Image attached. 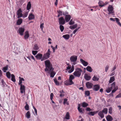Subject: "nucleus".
Wrapping results in <instances>:
<instances>
[{"label": "nucleus", "mask_w": 121, "mask_h": 121, "mask_svg": "<svg viewBox=\"0 0 121 121\" xmlns=\"http://www.w3.org/2000/svg\"><path fill=\"white\" fill-rule=\"evenodd\" d=\"M45 68L44 70L45 72L48 71L49 73L50 74V77L53 78L56 73L53 71L54 69L52 67V65L50 61L47 60L44 61Z\"/></svg>", "instance_id": "obj_1"}, {"label": "nucleus", "mask_w": 121, "mask_h": 121, "mask_svg": "<svg viewBox=\"0 0 121 121\" xmlns=\"http://www.w3.org/2000/svg\"><path fill=\"white\" fill-rule=\"evenodd\" d=\"M82 69L80 68H78L73 73V74L75 77H80L82 72Z\"/></svg>", "instance_id": "obj_2"}, {"label": "nucleus", "mask_w": 121, "mask_h": 121, "mask_svg": "<svg viewBox=\"0 0 121 121\" xmlns=\"http://www.w3.org/2000/svg\"><path fill=\"white\" fill-rule=\"evenodd\" d=\"M68 65L67 67H66V70H68L70 69L71 68V69L69 70L68 71V72L69 73H71L74 70V67L73 65H72V67L71 68V65L70 64H68Z\"/></svg>", "instance_id": "obj_3"}, {"label": "nucleus", "mask_w": 121, "mask_h": 121, "mask_svg": "<svg viewBox=\"0 0 121 121\" xmlns=\"http://www.w3.org/2000/svg\"><path fill=\"white\" fill-rule=\"evenodd\" d=\"M108 11L109 12L108 13L109 15L113 14L114 13L113 8L111 5H109L108 6Z\"/></svg>", "instance_id": "obj_4"}, {"label": "nucleus", "mask_w": 121, "mask_h": 121, "mask_svg": "<svg viewBox=\"0 0 121 121\" xmlns=\"http://www.w3.org/2000/svg\"><path fill=\"white\" fill-rule=\"evenodd\" d=\"M50 53L48 52H47L46 54L43 55V57L41 61H42L50 57Z\"/></svg>", "instance_id": "obj_5"}, {"label": "nucleus", "mask_w": 121, "mask_h": 121, "mask_svg": "<svg viewBox=\"0 0 121 121\" xmlns=\"http://www.w3.org/2000/svg\"><path fill=\"white\" fill-rule=\"evenodd\" d=\"M22 11L21 8H19L17 11V18H19L22 17L23 14L22 13Z\"/></svg>", "instance_id": "obj_6"}, {"label": "nucleus", "mask_w": 121, "mask_h": 121, "mask_svg": "<svg viewBox=\"0 0 121 121\" xmlns=\"http://www.w3.org/2000/svg\"><path fill=\"white\" fill-rule=\"evenodd\" d=\"M59 25H64L65 24V21L63 17H61L59 18Z\"/></svg>", "instance_id": "obj_7"}, {"label": "nucleus", "mask_w": 121, "mask_h": 121, "mask_svg": "<svg viewBox=\"0 0 121 121\" xmlns=\"http://www.w3.org/2000/svg\"><path fill=\"white\" fill-rule=\"evenodd\" d=\"M75 78L72 75H70L69 77V83L70 85H72L73 84L72 80Z\"/></svg>", "instance_id": "obj_8"}, {"label": "nucleus", "mask_w": 121, "mask_h": 121, "mask_svg": "<svg viewBox=\"0 0 121 121\" xmlns=\"http://www.w3.org/2000/svg\"><path fill=\"white\" fill-rule=\"evenodd\" d=\"M77 57L76 56H71L70 58V60L71 62H74L76 61Z\"/></svg>", "instance_id": "obj_9"}, {"label": "nucleus", "mask_w": 121, "mask_h": 121, "mask_svg": "<svg viewBox=\"0 0 121 121\" xmlns=\"http://www.w3.org/2000/svg\"><path fill=\"white\" fill-rule=\"evenodd\" d=\"M20 92L21 93H25V87L24 85H21L20 86Z\"/></svg>", "instance_id": "obj_10"}, {"label": "nucleus", "mask_w": 121, "mask_h": 121, "mask_svg": "<svg viewBox=\"0 0 121 121\" xmlns=\"http://www.w3.org/2000/svg\"><path fill=\"white\" fill-rule=\"evenodd\" d=\"M25 31V29L24 28L20 27L18 30L19 33L21 35H23V32Z\"/></svg>", "instance_id": "obj_11"}, {"label": "nucleus", "mask_w": 121, "mask_h": 121, "mask_svg": "<svg viewBox=\"0 0 121 121\" xmlns=\"http://www.w3.org/2000/svg\"><path fill=\"white\" fill-rule=\"evenodd\" d=\"M86 86L87 88L91 89L92 88L93 84L92 83L88 82L86 83Z\"/></svg>", "instance_id": "obj_12"}, {"label": "nucleus", "mask_w": 121, "mask_h": 121, "mask_svg": "<svg viewBox=\"0 0 121 121\" xmlns=\"http://www.w3.org/2000/svg\"><path fill=\"white\" fill-rule=\"evenodd\" d=\"M100 88V86L99 85L97 84L94 85L93 86V90L95 91H97Z\"/></svg>", "instance_id": "obj_13"}, {"label": "nucleus", "mask_w": 121, "mask_h": 121, "mask_svg": "<svg viewBox=\"0 0 121 121\" xmlns=\"http://www.w3.org/2000/svg\"><path fill=\"white\" fill-rule=\"evenodd\" d=\"M43 56L42 54L40 53H38L35 56V57L37 59L41 60L43 58Z\"/></svg>", "instance_id": "obj_14"}, {"label": "nucleus", "mask_w": 121, "mask_h": 121, "mask_svg": "<svg viewBox=\"0 0 121 121\" xmlns=\"http://www.w3.org/2000/svg\"><path fill=\"white\" fill-rule=\"evenodd\" d=\"M98 112V111H91L90 112L87 113L88 115L90 116H93L94 115L97 113Z\"/></svg>", "instance_id": "obj_15"}, {"label": "nucleus", "mask_w": 121, "mask_h": 121, "mask_svg": "<svg viewBox=\"0 0 121 121\" xmlns=\"http://www.w3.org/2000/svg\"><path fill=\"white\" fill-rule=\"evenodd\" d=\"M71 18V16L69 15H66L65 16V21L66 22H69Z\"/></svg>", "instance_id": "obj_16"}, {"label": "nucleus", "mask_w": 121, "mask_h": 121, "mask_svg": "<svg viewBox=\"0 0 121 121\" xmlns=\"http://www.w3.org/2000/svg\"><path fill=\"white\" fill-rule=\"evenodd\" d=\"M78 109L80 113H83V111L84 110V109L82 108H81L80 105L79 104H78Z\"/></svg>", "instance_id": "obj_17"}, {"label": "nucleus", "mask_w": 121, "mask_h": 121, "mask_svg": "<svg viewBox=\"0 0 121 121\" xmlns=\"http://www.w3.org/2000/svg\"><path fill=\"white\" fill-rule=\"evenodd\" d=\"M80 61L85 66H86L88 65V63L86 61L82 59H80Z\"/></svg>", "instance_id": "obj_18"}, {"label": "nucleus", "mask_w": 121, "mask_h": 121, "mask_svg": "<svg viewBox=\"0 0 121 121\" xmlns=\"http://www.w3.org/2000/svg\"><path fill=\"white\" fill-rule=\"evenodd\" d=\"M84 78L85 79L86 81H89L91 79V77L86 73L85 74L84 76Z\"/></svg>", "instance_id": "obj_19"}, {"label": "nucleus", "mask_w": 121, "mask_h": 121, "mask_svg": "<svg viewBox=\"0 0 121 121\" xmlns=\"http://www.w3.org/2000/svg\"><path fill=\"white\" fill-rule=\"evenodd\" d=\"M29 36V34L28 31H26L25 32L24 38L25 39H27Z\"/></svg>", "instance_id": "obj_20"}, {"label": "nucleus", "mask_w": 121, "mask_h": 121, "mask_svg": "<svg viewBox=\"0 0 121 121\" xmlns=\"http://www.w3.org/2000/svg\"><path fill=\"white\" fill-rule=\"evenodd\" d=\"M35 18L34 15L31 13L29 14L28 17V18L29 20H30L34 19Z\"/></svg>", "instance_id": "obj_21"}, {"label": "nucleus", "mask_w": 121, "mask_h": 121, "mask_svg": "<svg viewBox=\"0 0 121 121\" xmlns=\"http://www.w3.org/2000/svg\"><path fill=\"white\" fill-rule=\"evenodd\" d=\"M23 20L22 18H19L17 20L16 22V24L17 25H20L22 22Z\"/></svg>", "instance_id": "obj_22"}, {"label": "nucleus", "mask_w": 121, "mask_h": 121, "mask_svg": "<svg viewBox=\"0 0 121 121\" xmlns=\"http://www.w3.org/2000/svg\"><path fill=\"white\" fill-rule=\"evenodd\" d=\"M106 118L107 121H111L113 120L112 117L110 115H108L106 117Z\"/></svg>", "instance_id": "obj_23"}, {"label": "nucleus", "mask_w": 121, "mask_h": 121, "mask_svg": "<svg viewBox=\"0 0 121 121\" xmlns=\"http://www.w3.org/2000/svg\"><path fill=\"white\" fill-rule=\"evenodd\" d=\"M98 115L101 118H103L104 116L103 112L102 111H99L98 113Z\"/></svg>", "instance_id": "obj_24"}, {"label": "nucleus", "mask_w": 121, "mask_h": 121, "mask_svg": "<svg viewBox=\"0 0 121 121\" xmlns=\"http://www.w3.org/2000/svg\"><path fill=\"white\" fill-rule=\"evenodd\" d=\"M77 24H76L73 26H70L69 28L71 29H74L77 27Z\"/></svg>", "instance_id": "obj_25"}, {"label": "nucleus", "mask_w": 121, "mask_h": 121, "mask_svg": "<svg viewBox=\"0 0 121 121\" xmlns=\"http://www.w3.org/2000/svg\"><path fill=\"white\" fill-rule=\"evenodd\" d=\"M98 4L99 6L102 7L104 6L105 4H104L103 2L102 1H99L98 3Z\"/></svg>", "instance_id": "obj_26"}, {"label": "nucleus", "mask_w": 121, "mask_h": 121, "mask_svg": "<svg viewBox=\"0 0 121 121\" xmlns=\"http://www.w3.org/2000/svg\"><path fill=\"white\" fill-rule=\"evenodd\" d=\"M87 70L90 72H91L93 71V69L91 67L89 66H88L86 68Z\"/></svg>", "instance_id": "obj_27"}, {"label": "nucleus", "mask_w": 121, "mask_h": 121, "mask_svg": "<svg viewBox=\"0 0 121 121\" xmlns=\"http://www.w3.org/2000/svg\"><path fill=\"white\" fill-rule=\"evenodd\" d=\"M31 7V3H30V2L29 1L28 2V3L27 4V6L26 8H27V10H28L29 9H30Z\"/></svg>", "instance_id": "obj_28"}, {"label": "nucleus", "mask_w": 121, "mask_h": 121, "mask_svg": "<svg viewBox=\"0 0 121 121\" xmlns=\"http://www.w3.org/2000/svg\"><path fill=\"white\" fill-rule=\"evenodd\" d=\"M117 24L121 27V23L120 22V20L118 18H115Z\"/></svg>", "instance_id": "obj_29"}, {"label": "nucleus", "mask_w": 121, "mask_h": 121, "mask_svg": "<svg viewBox=\"0 0 121 121\" xmlns=\"http://www.w3.org/2000/svg\"><path fill=\"white\" fill-rule=\"evenodd\" d=\"M26 117L27 118L29 119L30 117V111H28L26 114Z\"/></svg>", "instance_id": "obj_30"}, {"label": "nucleus", "mask_w": 121, "mask_h": 121, "mask_svg": "<svg viewBox=\"0 0 121 121\" xmlns=\"http://www.w3.org/2000/svg\"><path fill=\"white\" fill-rule=\"evenodd\" d=\"M63 37L65 39L67 40L69 39V38L70 36L69 35L67 34L63 35Z\"/></svg>", "instance_id": "obj_31"}, {"label": "nucleus", "mask_w": 121, "mask_h": 121, "mask_svg": "<svg viewBox=\"0 0 121 121\" xmlns=\"http://www.w3.org/2000/svg\"><path fill=\"white\" fill-rule=\"evenodd\" d=\"M39 49V48L37 44H35L34 45L33 48V49L35 50H37Z\"/></svg>", "instance_id": "obj_32"}, {"label": "nucleus", "mask_w": 121, "mask_h": 121, "mask_svg": "<svg viewBox=\"0 0 121 121\" xmlns=\"http://www.w3.org/2000/svg\"><path fill=\"white\" fill-rule=\"evenodd\" d=\"M115 80V77L114 76H113L110 78L109 82L110 83H111L113 82Z\"/></svg>", "instance_id": "obj_33"}, {"label": "nucleus", "mask_w": 121, "mask_h": 121, "mask_svg": "<svg viewBox=\"0 0 121 121\" xmlns=\"http://www.w3.org/2000/svg\"><path fill=\"white\" fill-rule=\"evenodd\" d=\"M92 80L94 81H98L99 79V78L97 77L96 76H94L92 78Z\"/></svg>", "instance_id": "obj_34"}, {"label": "nucleus", "mask_w": 121, "mask_h": 121, "mask_svg": "<svg viewBox=\"0 0 121 121\" xmlns=\"http://www.w3.org/2000/svg\"><path fill=\"white\" fill-rule=\"evenodd\" d=\"M69 117V113L68 112H67L65 117V118L66 119H69L70 118Z\"/></svg>", "instance_id": "obj_35"}, {"label": "nucleus", "mask_w": 121, "mask_h": 121, "mask_svg": "<svg viewBox=\"0 0 121 121\" xmlns=\"http://www.w3.org/2000/svg\"><path fill=\"white\" fill-rule=\"evenodd\" d=\"M8 65H7L5 67L3 68L2 70L4 72H6V71L8 70Z\"/></svg>", "instance_id": "obj_36"}, {"label": "nucleus", "mask_w": 121, "mask_h": 121, "mask_svg": "<svg viewBox=\"0 0 121 121\" xmlns=\"http://www.w3.org/2000/svg\"><path fill=\"white\" fill-rule=\"evenodd\" d=\"M102 111L104 114H106L108 112V109L107 108H104Z\"/></svg>", "instance_id": "obj_37"}, {"label": "nucleus", "mask_w": 121, "mask_h": 121, "mask_svg": "<svg viewBox=\"0 0 121 121\" xmlns=\"http://www.w3.org/2000/svg\"><path fill=\"white\" fill-rule=\"evenodd\" d=\"M11 80L13 82H16V80L15 78V76L13 74H12L11 75Z\"/></svg>", "instance_id": "obj_38"}, {"label": "nucleus", "mask_w": 121, "mask_h": 121, "mask_svg": "<svg viewBox=\"0 0 121 121\" xmlns=\"http://www.w3.org/2000/svg\"><path fill=\"white\" fill-rule=\"evenodd\" d=\"M54 82L56 85L57 86H59V82L58 81L56 78L54 79Z\"/></svg>", "instance_id": "obj_39"}, {"label": "nucleus", "mask_w": 121, "mask_h": 121, "mask_svg": "<svg viewBox=\"0 0 121 121\" xmlns=\"http://www.w3.org/2000/svg\"><path fill=\"white\" fill-rule=\"evenodd\" d=\"M60 25V26L59 28H60V29L61 31V32H62L63 31V30H64V28L63 26L62 25Z\"/></svg>", "instance_id": "obj_40"}, {"label": "nucleus", "mask_w": 121, "mask_h": 121, "mask_svg": "<svg viewBox=\"0 0 121 121\" xmlns=\"http://www.w3.org/2000/svg\"><path fill=\"white\" fill-rule=\"evenodd\" d=\"M1 82L2 83L3 86L4 87L5 86L7 87L8 86V85L5 83V82H4L3 80H1Z\"/></svg>", "instance_id": "obj_41"}, {"label": "nucleus", "mask_w": 121, "mask_h": 121, "mask_svg": "<svg viewBox=\"0 0 121 121\" xmlns=\"http://www.w3.org/2000/svg\"><path fill=\"white\" fill-rule=\"evenodd\" d=\"M28 14V12H26L23 14L22 17L24 18L26 17Z\"/></svg>", "instance_id": "obj_42"}, {"label": "nucleus", "mask_w": 121, "mask_h": 121, "mask_svg": "<svg viewBox=\"0 0 121 121\" xmlns=\"http://www.w3.org/2000/svg\"><path fill=\"white\" fill-rule=\"evenodd\" d=\"M88 104L85 102H83L82 104V106L83 107H85L88 105Z\"/></svg>", "instance_id": "obj_43"}, {"label": "nucleus", "mask_w": 121, "mask_h": 121, "mask_svg": "<svg viewBox=\"0 0 121 121\" xmlns=\"http://www.w3.org/2000/svg\"><path fill=\"white\" fill-rule=\"evenodd\" d=\"M6 76L7 77V78H8L10 79L11 78V74L9 72H8L6 73Z\"/></svg>", "instance_id": "obj_44"}, {"label": "nucleus", "mask_w": 121, "mask_h": 121, "mask_svg": "<svg viewBox=\"0 0 121 121\" xmlns=\"http://www.w3.org/2000/svg\"><path fill=\"white\" fill-rule=\"evenodd\" d=\"M112 89V87H109L108 89L106 90V91L107 93H109L111 91Z\"/></svg>", "instance_id": "obj_45"}, {"label": "nucleus", "mask_w": 121, "mask_h": 121, "mask_svg": "<svg viewBox=\"0 0 121 121\" xmlns=\"http://www.w3.org/2000/svg\"><path fill=\"white\" fill-rule=\"evenodd\" d=\"M90 92L89 91H87L85 92V95L86 96H88L90 95Z\"/></svg>", "instance_id": "obj_46"}, {"label": "nucleus", "mask_w": 121, "mask_h": 121, "mask_svg": "<svg viewBox=\"0 0 121 121\" xmlns=\"http://www.w3.org/2000/svg\"><path fill=\"white\" fill-rule=\"evenodd\" d=\"M26 104L25 107V108L26 110H28L29 109V106L26 103Z\"/></svg>", "instance_id": "obj_47"}, {"label": "nucleus", "mask_w": 121, "mask_h": 121, "mask_svg": "<svg viewBox=\"0 0 121 121\" xmlns=\"http://www.w3.org/2000/svg\"><path fill=\"white\" fill-rule=\"evenodd\" d=\"M64 84L66 86L70 85L69 81L68 80H66L64 82Z\"/></svg>", "instance_id": "obj_48"}, {"label": "nucleus", "mask_w": 121, "mask_h": 121, "mask_svg": "<svg viewBox=\"0 0 121 121\" xmlns=\"http://www.w3.org/2000/svg\"><path fill=\"white\" fill-rule=\"evenodd\" d=\"M74 23V22L73 21L72 19H71L69 23V25H73Z\"/></svg>", "instance_id": "obj_49"}, {"label": "nucleus", "mask_w": 121, "mask_h": 121, "mask_svg": "<svg viewBox=\"0 0 121 121\" xmlns=\"http://www.w3.org/2000/svg\"><path fill=\"white\" fill-rule=\"evenodd\" d=\"M118 89V87L117 86L115 87L114 89L112 91V93H114Z\"/></svg>", "instance_id": "obj_50"}, {"label": "nucleus", "mask_w": 121, "mask_h": 121, "mask_svg": "<svg viewBox=\"0 0 121 121\" xmlns=\"http://www.w3.org/2000/svg\"><path fill=\"white\" fill-rule=\"evenodd\" d=\"M38 51H32V54L34 55H35L38 52Z\"/></svg>", "instance_id": "obj_51"}, {"label": "nucleus", "mask_w": 121, "mask_h": 121, "mask_svg": "<svg viewBox=\"0 0 121 121\" xmlns=\"http://www.w3.org/2000/svg\"><path fill=\"white\" fill-rule=\"evenodd\" d=\"M54 96V95L53 93H51L50 95V98L51 100H52L53 99V97Z\"/></svg>", "instance_id": "obj_52"}, {"label": "nucleus", "mask_w": 121, "mask_h": 121, "mask_svg": "<svg viewBox=\"0 0 121 121\" xmlns=\"http://www.w3.org/2000/svg\"><path fill=\"white\" fill-rule=\"evenodd\" d=\"M86 110L87 111L89 112H90L93 110L91 109L89 107L86 108Z\"/></svg>", "instance_id": "obj_53"}, {"label": "nucleus", "mask_w": 121, "mask_h": 121, "mask_svg": "<svg viewBox=\"0 0 121 121\" xmlns=\"http://www.w3.org/2000/svg\"><path fill=\"white\" fill-rule=\"evenodd\" d=\"M121 97V93H120L117 95L116 97V98H118Z\"/></svg>", "instance_id": "obj_54"}, {"label": "nucleus", "mask_w": 121, "mask_h": 121, "mask_svg": "<svg viewBox=\"0 0 121 121\" xmlns=\"http://www.w3.org/2000/svg\"><path fill=\"white\" fill-rule=\"evenodd\" d=\"M112 108H110L109 109V113L110 114L112 113Z\"/></svg>", "instance_id": "obj_55"}, {"label": "nucleus", "mask_w": 121, "mask_h": 121, "mask_svg": "<svg viewBox=\"0 0 121 121\" xmlns=\"http://www.w3.org/2000/svg\"><path fill=\"white\" fill-rule=\"evenodd\" d=\"M57 12L58 13H59V14L61 16L62 15V12L60 10H59V11H57Z\"/></svg>", "instance_id": "obj_56"}, {"label": "nucleus", "mask_w": 121, "mask_h": 121, "mask_svg": "<svg viewBox=\"0 0 121 121\" xmlns=\"http://www.w3.org/2000/svg\"><path fill=\"white\" fill-rule=\"evenodd\" d=\"M109 67V66L108 65H107L105 68V71L107 72Z\"/></svg>", "instance_id": "obj_57"}, {"label": "nucleus", "mask_w": 121, "mask_h": 121, "mask_svg": "<svg viewBox=\"0 0 121 121\" xmlns=\"http://www.w3.org/2000/svg\"><path fill=\"white\" fill-rule=\"evenodd\" d=\"M44 24L43 23H42L41 24L40 27L42 30H43V27Z\"/></svg>", "instance_id": "obj_58"}, {"label": "nucleus", "mask_w": 121, "mask_h": 121, "mask_svg": "<svg viewBox=\"0 0 121 121\" xmlns=\"http://www.w3.org/2000/svg\"><path fill=\"white\" fill-rule=\"evenodd\" d=\"M115 82H113L112 85V86L111 87H112V88L113 87H115Z\"/></svg>", "instance_id": "obj_59"}, {"label": "nucleus", "mask_w": 121, "mask_h": 121, "mask_svg": "<svg viewBox=\"0 0 121 121\" xmlns=\"http://www.w3.org/2000/svg\"><path fill=\"white\" fill-rule=\"evenodd\" d=\"M110 20L114 22L116 21L115 19V18H110Z\"/></svg>", "instance_id": "obj_60"}, {"label": "nucleus", "mask_w": 121, "mask_h": 121, "mask_svg": "<svg viewBox=\"0 0 121 121\" xmlns=\"http://www.w3.org/2000/svg\"><path fill=\"white\" fill-rule=\"evenodd\" d=\"M51 47L52 49L53 50V52H55V48L53 46L51 45Z\"/></svg>", "instance_id": "obj_61"}, {"label": "nucleus", "mask_w": 121, "mask_h": 121, "mask_svg": "<svg viewBox=\"0 0 121 121\" xmlns=\"http://www.w3.org/2000/svg\"><path fill=\"white\" fill-rule=\"evenodd\" d=\"M22 81L19 80V83L18 85H20V86H21V85H23L22 84Z\"/></svg>", "instance_id": "obj_62"}, {"label": "nucleus", "mask_w": 121, "mask_h": 121, "mask_svg": "<svg viewBox=\"0 0 121 121\" xmlns=\"http://www.w3.org/2000/svg\"><path fill=\"white\" fill-rule=\"evenodd\" d=\"M58 2V0H56V1L55 3V4L56 6L57 5Z\"/></svg>", "instance_id": "obj_63"}, {"label": "nucleus", "mask_w": 121, "mask_h": 121, "mask_svg": "<svg viewBox=\"0 0 121 121\" xmlns=\"http://www.w3.org/2000/svg\"><path fill=\"white\" fill-rule=\"evenodd\" d=\"M64 95V94L63 93H60V96L61 97H63Z\"/></svg>", "instance_id": "obj_64"}]
</instances>
